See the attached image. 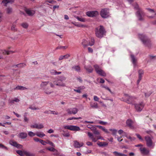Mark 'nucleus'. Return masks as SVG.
Returning <instances> with one entry per match:
<instances>
[{
	"instance_id": "f257e3e1",
	"label": "nucleus",
	"mask_w": 156,
	"mask_h": 156,
	"mask_svg": "<svg viewBox=\"0 0 156 156\" xmlns=\"http://www.w3.org/2000/svg\"><path fill=\"white\" fill-rule=\"evenodd\" d=\"M96 36L99 38H101L105 34L106 31L104 27L101 25L96 27L95 29Z\"/></svg>"
},
{
	"instance_id": "f03ea898",
	"label": "nucleus",
	"mask_w": 156,
	"mask_h": 156,
	"mask_svg": "<svg viewBox=\"0 0 156 156\" xmlns=\"http://www.w3.org/2000/svg\"><path fill=\"white\" fill-rule=\"evenodd\" d=\"M134 8L135 9L137 10L136 14L138 20L140 21L143 20H144V17L145 16L144 13L141 9L139 8V6L137 4L136 5Z\"/></svg>"
},
{
	"instance_id": "7ed1b4c3",
	"label": "nucleus",
	"mask_w": 156,
	"mask_h": 156,
	"mask_svg": "<svg viewBox=\"0 0 156 156\" xmlns=\"http://www.w3.org/2000/svg\"><path fill=\"white\" fill-rule=\"evenodd\" d=\"M138 36L143 44L149 47L150 45V41L145 35L139 34Z\"/></svg>"
},
{
	"instance_id": "20e7f679",
	"label": "nucleus",
	"mask_w": 156,
	"mask_h": 156,
	"mask_svg": "<svg viewBox=\"0 0 156 156\" xmlns=\"http://www.w3.org/2000/svg\"><path fill=\"white\" fill-rule=\"evenodd\" d=\"M145 104L143 102H139L134 104L136 110L139 112H141L143 109Z\"/></svg>"
},
{
	"instance_id": "39448f33",
	"label": "nucleus",
	"mask_w": 156,
	"mask_h": 156,
	"mask_svg": "<svg viewBox=\"0 0 156 156\" xmlns=\"http://www.w3.org/2000/svg\"><path fill=\"white\" fill-rule=\"evenodd\" d=\"M95 71L96 73L99 75L103 76H105L106 74L104 71L97 65H94Z\"/></svg>"
},
{
	"instance_id": "423d86ee",
	"label": "nucleus",
	"mask_w": 156,
	"mask_h": 156,
	"mask_svg": "<svg viewBox=\"0 0 156 156\" xmlns=\"http://www.w3.org/2000/svg\"><path fill=\"white\" fill-rule=\"evenodd\" d=\"M65 129H68L72 131H79L80 128L78 126L73 125H67L63 126Z\"/></svg>"
},
{
	"instance_id": "0eeeda50",
	"label": "nucleus",
	"mask_w": 156,
	"mask_h": 156,
	"mask_svg": "<svg viewBox=\"0 0 156 156\" xmlns=\"http://www.w3.org/2000/svg\"><path fill=\"white\" fill-rule=\"evenodd\" d=\"M145 140L146 142L147 146L149 147H151L153 148L154 145H153L152 140L151 137L148 136H146L145 137Z\"/></svg>"
},
{
	"instance_id": "6e6552de",
	"label": "nucleus",
	"mask_w": 156,
	"mask_h": 156,
	"mask_svg": "<svg viewBox=\"0 0 156 156\" xmlns=\"http://www.w3.org/2000/svg\"><path fill=\"white\" fill-rule=\"evenodd\" d=\"M101 16L103 18H107L109 16L108 10L107 9H102L100 12Z\"/></svg>"
},
{
	"instance_id": "1a4fd4ad",
	"label": "nucleus",
	"mask_w": 156,
	"mask_h": 156,
	"mask_svg": "<svg viewBox=\"0 0 156 156\" xmlns=\"http://www.w3.org/2000/svg\"><path fill=\"white\" fill-rule=\"evenodd\" d=\"M67 113L69 115H75L78 112V109L76 108H68L66 110Z\"/></svg>"
},
{
	"instance_id": "9d476101",
	"label": "nucleus",
	"mask_w": 156,
	"mask_h": 156,
	"mask_svg": "<svg viewBox=\"0 0 156 156\" xmlns=\"http://www.w3.org/2000/svg\"><path fill=\"white\" fill-rule=\"evenodd\" d=\"M127 125L131 129H134L136 126V123L130 119H128L126 121Z\"/></svg>"
},
{
	"instance_id": "9b49d317",
	"label": "nucleus",
	"mask_w": 156,
	"mask_h": 156,
	"mask_svg": "<svg viewBox=\"0 0 156 156\" xmlns=\"http://www.w3.org/2000/svg\"><path fill=\"white\" fill-rule=\"evenodd\" d=\"M98 14V12L97 11H90L87 12L86 15L88 16L93 17L96 16Z\"/></svg>"
},
{
	"instance_id": "f8f14e48",
	"label": "nucleus",
	"mask_w": 156,
	"mask_h": 156,
	"mask_svg": "<svg viewBox=\"0 0 156 156\" xmlns=\"http://www.w3.org/2000/svg\"><path fill=\"white\" fill-rule=\"evenodd\" d=\"M9 144L15 147L21 149L23 147L22 145L18 144L16 142L13 140L10 141Z\"/></svg>"
},
{
	"instance_id": "ddd939ff",
	"label": "nucleus",
	"mask_w": 156,
	"mask_h": 156,
	"mask_svg": "<svg viewBox=\"0 0 156 156\" xmlns=\"http://www.w3.org/2000/svg\"><path fill=\"white\" fill-rule=\"evenodd\" d=\"M53 83H54L55 84L58 86L63 87L66 86L65 83H63V81H59V80H58L54 81Z\"/></svg>"
},
{
	"instance_id": "4468645a",
	"label": "nucleus",
	"mask_w": 156,
	"mask_h": 156,
	"mask_svg": "<svg viewBox=\"0 0 156 156\" xmlns=\"http://www.w3.org/2000/svg\"><path fill=\"white\" fill-rule=\"evenodd\" d=\"M43 125L42 124H37L36 123L34 125H31L30 126V127L32 128H36L38 129H41L43 128L44 127Z\"/></svg>"
},
{
	"instance_id": "2eb2a0df",
	"label": "nucleus",
	"mask_w": 156,
	"mask_h": 156,
	"mask_svg": "<svg viewBox=\"0 0 156 156\" xmlns=\"http://www.w3.org/2000/svg\"><path fill=\"white\" fill-rule=\"evenodd\" d=\"M73 142V146L76 148H79L82 147L83 145V143L81 142L80 143L76 140L74 141Z\"/></svg>"
},
{
	"instance_id": "dca6fc26",
	"label": "nucleus",
	"mask_w": 156,
	"mask_h": 156,
	"mask_svg": "<svg viewBox=\"0 0 156 156\" xmlns=\"http://www.w3.org/2000/svg\"><path fill=\"white\" fill-rule=\"evenodd\" d=\"M130 56L131 59V61L133 63L134 66L135 67L136 66V62L137 61V59L133 55L131 54Z\"/></svg>"
},
{
	"instance_id": "f3484780",
	"label": "nucleus",
	"mask_w": 156,
	"mask_h": 156,
	"mask_svg": "<svg viewBox=\"0 0 156 156\" xmlns=\"http://www.w3.org/2000/svg\"><path fill=\"white\" fill-rule=\"evenodd\" d=\"M140 150L141 153L144 155H147L149 152L148 150L144 147H140Z\"/></svg>"
},
{
	"instance_id": "a211bd4d",
	"label": "nucleus",
	"mask_w": 156,
	"mask_h": 156,
	"mask_svg": "<svg viewBox=\"0 0 156 156\" xmlns=\"http://www.w3.org/2000/svg\"><path fill=\"white\" fill-rule=\"evenodd\" d=\"M25 12L29 16H33L35 13V11L34 10L29 9H26Z\"/></svg>"
},
{
	"instance_id": "6ab92c4d",
	"label": "nucleus",
	"mask_w": 156,
	"mask_h": 156,
	"mask_svg": "<svg viewBox=\"0 0 156 156\" xmlns=\"http://www.w3.org/2000/svg\"><path fill=\"white\" fill-rule=\"evenodd\" d=\"M70 55L69 54H66L64 55H61L59 57L58 59L59 60H61L64 59H68L70 57Z\"/></svg>"
},
{
	"instance_id": "aec40b11",
	"label": "nucleus",
	"mask_w": 156,
	"mask_h": 156,
	"mask_svg": "<svg viewBox=\"0 0 156 156\" xmlns=\"http://www.w3.org/2000/svg\"><path fill=\"white\" fill-rule=\"evenodd\" d=\"M14 1V0H3L2 3L5 6H7V4L12 3Z\"/></svg>"
},
{
	"instance_id": "412c9836",
	"label": "nucleus",
	"mask_w": 156,
	"mask_h": 156,
	"mask_svg": "<svg viewBox=\"0 0 156 156\" xmlns=\"http://www.w3.org/2000/svg\"><path fill=\"white\" fill-rule=\"evenodd\" d=\"M11 52L12 53L13 52L11 51H7L5 50H0V54L1 55L2 54H3L4 55H5L6 54L9 55V54Z\"/></svg>"
},
{
	"instance_id": "4be33fe9",
	"label": "nucleus",
	"mask_w": 156,
	"mask_h": 156,
	"mask_svg": "<svg viewBox=\"0 0 156 156\" xmlns=\"http://www.w3.org/2000/svg\"><path fill=\"white\" fill-rule=\"evenodd\" d=\"M84 68L89 73H91L93 70V68L91 66L89 65L87 66H85Z\"/></svg>"
},
{
	"instance_id": "5701e85b",
	"label": "nucleus",
	"mask_w": 156,
	"mask_h": 156,
	"mask_svg": "<svg viewBox=\"0 0 156 156\" xmlns=\"http://www.w3.org/2000/svg\"><path fill=\"white\" fill-rule=\"evenodd\" d=\"M72 23L75 26H76L78 27H86V26L84 25H82L79 24L78 23H76V22H72Z\"/></svg>"
},
{
	"instance_id": "b1692460",
	"label": "nucleus",
	"mask_w": 156,
	"mask_h": 156,
	"mask_svg": "<svg viewBox=\"0 0 156 156\" xmlns=\"http://www.w3.org/2000/svg\"><path fill=\"white\" fill-rule=\"evenodd\" d=\"M24 155L26 156H35V154L27 151H24Z\"/></svg>"
},
{
	"instance_id": "393cba45",
	"label": "nucleus",
	"mask_w": 156,
	"mask_h": 156,
	"mask_svg": "<svg viewBox=\"0 0 156 156\" xmlns=\"http://www.w3.org/2000/svg\"><path fill=\"white\" fill-rule=\"evenodd\" d=\"M27 88L25 87L22 86H18L14 88V90H23L27 89Z\"/></svg>"
},
{
	"instance_id": "a878e982",
	"label": "nucleus",
	"mask_w": 156,
	"mask_h": 156,
	"mask_svg": "<svg viewBox=\"0 0 156 156\" xmlns=\"http://www.w3.org/2000/svg\"><path fill=\"white\" fill-rule=\"evenodd\" d=\"M36 135L40 137H42L45 136V134L43 132H37L36 133Z\"/></svg>"
},
{
	"instance_id": "bb28decb",
	"label": "nucleus",
	"mask_w": 156,
	"mask_h": 156,
	"mask_svg": "<svg viewBox=\"0 0 156 156\" xmlns=\"http://www.w3.org/2000/svg\"><path fill=\"white\" fill-rule=\"evenodd\" d=\"M90 106L93 108H98V104L96 103L91 102L90 103Z\"/></svg>"
},
{
	"instance_id": "cd10ccee",
	"label": "nucleus",
	"mask_w": 156,
	"mask_h": 156,
	"mask_svg": "<svg viewBox=\"0 0 156 156\" xmlns=\"http://www.w3.org/2000/svg\"><path fill=\"white\" fill-rule=\"evenodd\" d=\"M96 126L98 127L100 129H102L104 131L107 133H109V132L107 130V129H105L104 127H103L101 126Z\"/></svg>"
},
{
	"instance_id": "c85d7f7f",
	"label": "nucleus",
	"mask_w": 156,
	"mask_h": 156,
	"mask_svg": "<svg viewBox=\"0 0 156 156\" xmlns=\"http://www.w3.org/2000/svg\"><path fill=\"white\" fill-rule=\"evenodd\" d=\"M20 137L21 139H24L26 138L27 136V133L22 132L20 133Z\"/></svg>"
},
{
	"instance_id": "c756f323",
	"label": "nucleus",
	"mask_w": 156,
	"mask_h": 156,
	"mask_svg": "<svg viewBox=\"0 0 156 156\" xmlns=\"http://www.w3.org/2000/svg\"><path fill=\"white\" fill-rule=\"evenodd\" d=\"M75 17L76 19L78 21H80V22H84L86 21V20L85 19L82 17H80L78 16H75Z\"/></svg>"
},
{
	"instance_id": "7c9ffc66",
	"label": "nucleus",
	"mask_w": 156,
	"mask_h": 156,
	"mask_svg": "<svg viewBox=\"0 0 156 156\" xmlns=\"http://www.w3.org/2000/svg\"><path fill=\"white\" fill-rule=\"evenodd\" d=\"M97 144L100 147H104L107 146L108 144L106 142H99L97 143Z\"/></svg>"
},
{
	"instance_id": "2f4dec72",
	"label": "nucleus",
	"mask_w": 156,
	"mask_h": 156,
	"mask_svg": "<svg viewBox=\"0 0 156 156\" xmlns=\"http://www.w3.org/2000/svg\"><path fill=\"white\" fill-rule=\"evenodd\" d=\"M72 69L78 72H80V67L79 66H73L72 67Z\"/></svg>"
},
{
	"instance_id": "473e14b6",
	"label": "nucleus",
	"mask_w": 156,
	"mask_h": 156,
	"mask_svg": "<svg viewBox=\"0 0 156 156\" xmlns=\"http://www.w3.org/2000/svg\"><path fill=\"white\" fill-rule=\"evenodd\" d=\"M113 153L116 156H127L126 154L118 152L116 151L113 152Z\"/></svg>"
},
{
	"instance_id": "72a5a7b5",
	"label": "nucleus",
	"mask_w": 156,
	"mask_h": 156,
	"mask_svg": "<svg viewBox=\"0 0 156 156\" xmlns=\"http://www.w3.org/2000/svg\"><path fill=\"white\" fill-rule=\"evenodd\" d=\"M109 130L112 132V135L113 136H116L117 133V130L115 129H110Z\"/></svg>"
},
{
	"instance_id": "f704fd0d",
	"label": "nucleus",
	"mask_w": 156,
	"mask_h": 156,
	"mask_svg": "<svg viewBox=\"0 0 156 156\" xmlns=\"http://www.w3.org/2000/svg\"><path fill=\"white\" fill-rule=\"evenodd\" d=\"M49 83V81H43L42 82L40 85L41 87H44L47 86Z\"/></svg>"
},
{
	"instance_id": "c9c22d12",
	"label": "nucleus",
	"mask_w": 156,
	"mask_h": 156,
	"mask_svg": "<svg viewBox=\"0 0 156 156\" xmlns=\"http://www.w3.org/2000/svg\"><path fill=\"white\" fill-rule=\"evenodd\" d=\"M16 152L21 156H24V151H22L21 150H17Z\"/></svg>"
},
{
	"instance_id": "e433bc0d",
	"label": "nucleus",
	"mask_w": 156,
	"mask_h": 156,
	"mask_svg": "<svg viewBox=\"0 0 156 156\" xmlns=\"http://www.w3.org/2000/svg\"><path fill=\"white\" fill-rule=\"evenodd\" d=\"M87 127L90 129L92 131L93 130H94L95 129H96V128L95 127V126H94L91 125H87Z\"/></svg>"
},
{
	"instance_id": "4c0bfd02",
	"label": "nucleus",
	"mask_w": 156,
	"mask_h": 156,
	"mask_svg": "<svg viewBox=\"0 0 156 156\" xmlns=\"http://www.w3.org/2000/svg\"><path fill=\"white\" fill-rule=\"evenodd\" d=\"M47 149L51 151L55 152V153H57L58 152V151L57 150L55 149L53 147L48 148Z\"/></svg>"
},
{
	"instance_id": "58836bf2",
	"label": "nucleus",
	"mask_w": 156,
	"mask_h": 156,
	"mask_svg": "<svg viewBox=\"0 0 156 156\" xmlns=\"http://www.w3.org/2000/svg\"><path fill=\"white\" fill-rule=\"evenodd\" d=\"M66 79V77H64V76H61L58 77L57 80H59V81H65Z\"/></svg>"
},
{
	"instance_id": "ea45409f",
	"label": "nucleus",
	"mask_w": 156,
	"mask_h": 156,
	"mask_svg": "<svg viewBox=\"0 0 156 156\" xmlns=\"http://www.w3.org/2000/svg\"><path fill=\"white\" fill-rule=\"evenodd\" d=\"M6 13L8 14H11L12 12V8L10 7L7 8L6 9Z\"/></svg>"
},
{
	"instance_id": "a19ab883",
	"label": "nucleus",
	"mask_w": 156,
	"mask_h": 156,
	"mask_svg": "<svg viewBox=\"0 0 156 156\" xmlns=\"http://www.w3.org/2000/svg\"><path fill=\"white\" fill-rule=\"evenodd\" d=\"M124 133L125 134V136H126L128 139H129L131 141H133L135 140L134 138H132L130 136H128L127 133H126L124 132Z\"/></svg>"
},
{
	"instance_id": "79ce46f5",
	"label": "nucleus",
	"mask_w": 156,
	"mask_h": 156,
	"mask_svg": "<svg viewBox=\"0 0 156 156\" xmlns=\"http://www.w3.org/2000/svg\"><path fill=\"white\" fill-rule=\"evenodd\" d=\"M47 88H44V92L47 94H50L53 93V91H48L47 90Z\"/></svg>"
},
{
	"instance_id": "37998d69",
	"label": "nucleus",
	"mask_w": 156,
	"mask_h": 156,
	"mask_svg": "<svg viewBox=\"0 0 156 156\" xmlns=\"http://www.w3.org/2000/svg\"><path fill=\"white\" fill-rule=\"evenodd\" d=\"M94 38H91L90 40V41L88 45L90 46H92L94 44Z\"/></svg>"
},
{
	"instance_id": "c03bdc74",
	"label": "nucleus",
	"mask_w": 156,
	"mask_h": 156,
	"mask_svg": "<svg viewBox=\"0 0 156 156\" xmlns=\"http://www.w3.org/2000/svg\"><path fill=\"white\" fill-rule=\"evenodd\" d=\"M82 119V118L81 117H71L68 118L67 119V120H71L73 119Z\"/></svg>"
},
{
	"instance_id": "a18cd8bd",
	"label": "nucleus",
	"mask_w": 156,
	"mask_h": 156,
	"mask_svg": "<svg viewBox=\"0 0 156 156\" xmlns=\"http://www.w3.org/2000/svg\"><path fill=\"white\" fill-rule=\"evenodd\" d=\"M21 26L24 28H27L28 25V24L26 23H22L21 24Z\"/></svg>"
},
{
	"instance_id": "49530a36",
	"label": "nucleus",
	"mask_w": 156,
	"mask_h": 156,
	"mask_svg": "<svg viewBox=\"0 0 156 156\" xmlns=\"http://www.w3.org/2000/svg\"><path fill=\"white\" fill-rule=\"evenodd\" d=\"M139 73V77H141L142 78V75L144 74V71L143 70L140 69L138 71Z\"/></svg>"
},
{
	"instance_id": "de8ad7c7",
	"label": "nucleus",
	"mask_w": 156,
	"mask_h": 156,
	"mask_svg": "<svg viewBox=\"0 0 156 156\" xmlns=\"http://www.w3.org/2000/svg\"><path fill=\"white\" fill-rule=\"evenodd\" d=\"M45 2H48L49 3L51 4H55L56 3V1L53 0H46L45 1Z\"/></svg>"
},
{
	"instance_id": "09e8293b",
	"label": "nucleus",
	"mask_w": 156,
	"mask_h": 156,
	"mask_svg": "<svg viewBox=\"0 0 156 156\" xmlns=\"http://www.w3.org/2000/svg\"><path fill=\"white\" fill-rule=\"evenodd\" d=\"M28 134L30 136L32 137L36 135V133H35L32 131H29L28 132Z\"/></svg>"
},
{
	"instance_id": "8fccbe9b",
	"label": "nucleus",
	"mask_w": 156,
	"mask_h": 156,
	"mask_svg": "<svg viewBox=\"0 0 156 156\" xmlns=\"http://www.w3.org/2000/svg\"><path fill=\"white\" fill-rule=\"evenodd\" d=\"M25 64L24 63H21L18 64L14 66H15L20 67H22L25 66Z\"/></svg>"
},
{
	"instance_id": "3c124183",
	"label": "nucleus",
	"mask_w": 156,
	"mask_h": 156,
	"mask_svg": "<svg viewBox=\"0 0 156 156\" xmlns=\"http://www.w3.org/2000/svg\"><path fill=\"white\" fill-rule=\"evenodd\" d=\"M92 131L94 133L95 135H99L100 134V133L98 131L96 130V129L93 130Z\"/></svg>"
},
{
	"instance_id": "603ef678",
	"label": "nucleus",
	"mask_w": 156,
	"mask_h": 156,
	"mask_svg": "<svg viewBox=\"0 0 156 156\" xmlns=\"http://www.w3.org/2000/svg\"><path fill=\"white\" fill-rule=\"evenodd\" d=\"M29 108L32 110H39V108H36L35 107H33L32 106H30L29 107Z\"/></svg>"
},
{
	"instance_id": "864d4df0",
	"label": "nucleus",
	"mask_w": 156,
	"mask_h": 156,
	"mask_svg": "<svg viewBox=\"0 0 156 156\" xmlns=\"http://www.w3.org/2000/svg\"><path fill=\"white\" fill-rule=\"evenodd\" d=\"M87 133L88 136L90 139H91L92 138H93L94 136L93 134L91 133L90 132H87Z\"/></svg>"
},
{
	"instance_id": "5fc2aeb1",
	"label": "nucleus",
	"mask_w": 156,
	"mask_h": 156,
	"mask_svg": "<svg viewBox=\"0 0 156 156\" xmlns=\"http://www.w3.org/2000/svg\"><path fill=\"white\" fill-rule=\"evenodd\" d=\"M68 48V46H59V47H58L57 48V49H66Z\"/></svg>"
},
{
	"instance_id": "6e6d98bb",
	"label": "nucleus",
	"mask_w": 156,
	"mask_h": 156,
	"mask_svg": "<svg viewBox=\"0 0 156 156\" xmlns=\"http://www.w3.org/2000/svg\"><path fill=\"white\" fill-rule=\"evenodd\" d=\"M50 73L51 75H56V71L54 70H52L50 71Z\"/></svg>"
},
{
	"instance_id": "4d7b16f0",
	"label": "nucleus",
	"mask_w": 156,
	"mask_h": 156,
	"mask_svg": "<svg viewBox=\"0 0 156 156\" xmlns=\"http://www.w3.org/2000/svg\"><path fill=\"white\" fill-rule=\"evenodd\" d=\"M99 123L100 124L103 125H105L107 124V122H104L100 120L99 121Z\"/></svg>"
},
{
	"instance_id": "13d9d810",
	"label": "nucleus",
	"mask_w": 156,
	"mask_h": 156,
	"mask_svg": "<svg viewBox=\"0 0 156 156\" xmlns=\"http://www.w3.org/2000/svg\"><path fill=\"white\" fill-rule=\"evenodd\" d=\"M29 119L27 118L26 115H24V122H28Z\"/></svg>"
},
{
	"instance_id": "bf43d9fd",
	"label": "nucleus",
	"mask_w": 156,
	"mask_h": 156,
	"mask_svg": "<svg viewBox=\"0 0 156 156\" xmlns=\"http://www.w3.org/2000/svg\"><path fill=\"white\" fill-rule=\"evenodd\" d=\"M40 142L43 145H45L47 143L45 141L42 140H40Z\"/></svg>"
},
{
	"instance_id": "052dcab7",
	"label": "nucleus",
	"mask_w": 156,
	"mask_h": 156,
	"mask_svg": "<svg viewBox=\"0 0 156 156\" xmlns=\"http://www.w3.org/2000/svg\"><path fill=\"white\" fill-rule=\"evenodd\" d=\"M93 99L94 101H98L99 98L97 96H94L93 97Z\"/></svg>"
},
{
	"instance_id": "680f3d73",
	"label": "nucleus",
	"mask_w": 156,
	"mask_h": 156,
	"mask_svg": "<svg viewBox=\"0 0 156 156\" xmlns=\"http://www.w3.org/2000/svg\"><path fill=\"white\" fill-rule=\"evenodd\" d=\"M151 94V92H148V93H145V97H148L150 96Z\"/></svg>"
},
{
	"instance_id": "e2e57ef3",
	"label": "nucleus",
	"mask_w": 156,
	"mask_h": 156,
	"mask_svg": "<svg viewBox=\"0 0 156 156\" xmlns=\"http://www.w3.org/2000/svg\"><path fill=\"white\" fill-rule=\"evenodd\" d=\"M50 114L57 115L58 114V113L57 112H55V111L51 110Z\"/></svg>"
},
{
	"instance_id": "0e129e2a",
	"label": "nucleus",
	"mask_w": 156,
	"mask_h": 156,
	"mask_svg": "<svg viewBox=\"0 0 156 156\" xmlns=\"http://www.w3.org/2000/svg\"><path fill=\"white\" fill-rule=\"evenodd\" d=\"M136 135L140 140L142 141L143 140V139L142 138L141 136L139 134H136Z\"/></svg>"
},
{
	"instance_id": "69168bd1",
	"label": "nucleus",
	"mask_w": 156,
	"mask_h": 156,
	"mask_svg": "<svg viewBox=\"0 0 156 156\" xmlns=\"http://www.w3.org/2000/svg\"><path fill=\"white\" fill-rule=\"evenodd\" d=\"M91 140H92V141L94 142H96L97 140H98V138H97L94 137V136L91 139Z\"/></svg>"
},
{
	"instance_id": "338daca9",
	"label": "nucleus",
	"mask_w": 156,
	"mask_h": 156,
	"mask_svg": "<svg viewBox=\"0 0 156 156\" xmlns=\"http://www.w3.org/2000/svg\"><path fill=\"white\" fill-rule=\"evenodd\" d=\"M0 147H1L2 148H4V149H5L6 150H7V148L4 145H3L1 144H0Z\"/></svg>"
},
{
	"instance_id": "774afa93",
	"label": "nucleus",
	"mask_w": 156,
	"mask_h": 156,
	"mask_svg": "<svg viewBox=\"0 0 156 156\" xmlns=\"http://www.w3.org/2000/svg\"><path fill=\"white\" fill-rule=\"evenodd\" d=\"M88 52H89L92 53L93 52V49L90 47H88Z\"/></svg>"
}]
</instances>
